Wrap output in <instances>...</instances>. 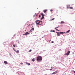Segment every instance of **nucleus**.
Segmentation results:
<instances>
[{
  "instance_id": "nucleus-37",
  "label": "nucleus",
  "mask_w": 75,
  "mask_h": 75,
  "mask_svg": "<svg viewBox=\"0 0 75 75\" xmlns=\"http://www.w3.org/2000/svg\"><path fill=\"white\" fill-rule=\"evenodd\" d=\"M32 27H33V26H32Z\"/></svg>"
},
{
  "instance_id": "nucleus-35",
  "label": "nucleus",
  "mask_w": 75,
  "mask_h": 75,
  "mask_svg": "<svg viewBox=\"0 0 75 75\" xmlns=\"http://www.w3.org/2000/svg\"><path fill=\"white\" fill-rule=\"evenodd\" d=\"M25 30V31H26V30Z\"/></svg>"
},
{
  "instance_id": "nucleus-28",
  "label": "nucleus",
  "mask_w": 75,
  "mask_h": 75,
  "mask_svg": "<svg viewBox=\"0 0 75 75\" xmlns=\"http://www.w3.org/2000/svg\"><path fill=\"white\" fill-rule=\"evenodd\" d=\"M31 50H30L29 51V52H31Z\"/></svg>"
},
{
  "instance_id": "nucleus-15",
  "label": "nucleus",
  "mask_w": 75,
  "mask_h": 75,
  "mask_svg": "<svg viewBox=\"0 0 75 75\" xmlns=\"http://www.w3.org/2000/svg\"><path fill=\"white\" fill-rule=\"evenodd\" d=\"M69 8H70V9H73V7H69Z\"/></svg>"
},
{
  "instance_id": "nucleus-13",
  "label": "nucleus",
  "mask_w": 75,
  "mask_h": 75,
  "mask_svg": "<svg viewBox=\"0 0 75 75\" xmlns=\"http://www.w3.org/2000/svg\"><path fill=\"white\" fill-rule=\"evenodd\" d=\"M64 22L63 21H62V22H61V24H64Z\"/></svg>"
},
{
  "instance_id": "nucleus-22",
  "label": "nucleus",
  "mask_w": 75,
  "mask_h": 75,
  "mask_svg": "<svg viewBox=\"0 0 75 75\" xmlns=\"http://www.w3.org/2000/svg\"><path fill=\"white\" fill-rule=\"evenodd\" d=\"M13 46L14 47H16V45H13Z\"/></svg>"
},
{
  "instance_id": "nucleus-34",
  "label": "nucleus",
  "mask_w": 75,
  "mask_h": 75,
  "mask_svg": "<svg viewBox=\"0 0 75 75\" xmlns=\"http://www.w3.org/2000/svg\"><path fill=\"white\" fill-rule=\"evenodd\" d=\"M42 38H44V37H42Z\"/></svg>"
},
{
  "instance_id": "nucleus-2",
  "label": "nucleus",
  "mask_w": 75,
  "mask_h": 75,
  "mask_svg": "<svg viewBox=\"0 0 75 75\" xmlns=\"http://www.w3.org/2000/svg\"><path fill=\"white\" fill-rule=\"evenodd\" d=\"M56 33H57V35H58V36H60V35L59 34H65V32L64 33L63 32H60L59 33L56 32Z\"/></svg>"
},
{
  "instance_id": "nucleus-4",
  "label": "nucleus",
  "mask_w": 75,
  "mask_h": 75,
  "mask_svg": "<svg viewBox=\"0 0 75 75\" xmlns=\"http://www.w3.org/2000/svg\"><path fill=\"white\" fill-rule=\"evenodd\" d=\"M69 53H70V51H69L67 52L66 53V55L68 56L69 54Z\"/></svg>"
},
{
  "instance_id": "nucleus-32",
  "label": "nucleus",
  "mask_w": 75,
  "mask_h": 75,
  "mask_svg": "<svg viewBox=\"0 0 75 75\" xmlns=\"http://www.w3.org/2000/svg\"><path fill=\"white\" fill-rule=\"evenodd\" d=\"M51 70H52V69H50V71H51Z\"/></svg>"
},
{
  "instance_id": "nucleus-5",
  "label": "nucleus",
  "mask_w": 75,
  "mask_h": 75,
  "mask_svg": "<svg viewBox=\"0 0 75 75\" xmlns=\"http://www.w3.org/2000/svg\"><path fill=\"white\" fill-rule=\"evenodd\" d=\"M42 21H40L39 25H42Z\"/></svg>"
},
{
  "instance_id": "nucleus-25",
  "label": "nucleus",
  "mask_w": 75,
  "mask_h": 75,
  "mask_svg": "<svg viewBox=\"0 0 75 75\" xmlns=\"http://www.w3.org/2000/svg\"><path fill=\"white\" fill-rule=\"evenodd\" d=\"M27 64L28 65H30V64L29 63H27Z\"/></svg>"
},
{
  "instance_id": "nucleus-8",
  "label": "nucleus",
  "mask_w": 75,
  "mask_h": 75,
  "mask_svg": "<svg viewBox=\"0 0 75 75\" xmlns=\"http://www.w3.org/2000/svg\"><path fill=\"white\" fill-rule=\"evenodd\" d=\"M35 58H33L32 59V61H33V62H34V61H35Z\"/></svg>"
},
{
  "instance_id": "nucleus-14",
  "label": "nucleus",
  "mask_w": 75,
  "mask_h": 75,
  "mask_svg": "<svg viewBox=\"0 0 75 75\" xmlns=\"http://www.w3.org/2000/svg\"><path fill=\"white\" fill-rule=\"evenodd\" d=\"M19 50H18L16 51V53H19Z\"/></svg>"
},
{
  "instance_id": "nucleus-26",
  "label": "nucleus",
  "mask_w": 75,
  "mask_h": 75,
  "mask_svg": "<svg viewBox=\"0 0 75 75\" xmlns=\"http://www.w3.org/2000/svg\"><path fill=\"white\" fill-rule=\"evenodd\" d=\"M56 31H59V30H58V29H56Z\"/></svg>"
},
{
  "instance_id": "nucleus-30",
  "label": "nucleus",
  "mask_w": 75,
  "mask_h": 75,
  "mask_svg": "<svg viewBox=\"0 0 75 75\" xmlns=\"http://www.w3.org/2000/svg\"><path fill=\"white\" fill-rule=\"evenodd\" d=\"M52 43H54V41H52L51 42Z\"/></svg>"
},
{
  "instance_id": "nucleus-38",
  "label": "nucleus",
  "mask_w": 75,
  "mask_h": 75,
  "mask_svg": "<svg viewBox=\"0 0 75 75\" xmlns=\"http://www.w3.org/2000/svg\"><path fill=\"white\" fill-rule=\"evenodd\" d=\"M51 68H52V67H51Z\"/></svg>"
},
{
  "instance_id": "nucleus-21",
  "label": "nucleus",
  "mask_w": 75,
  "mask_h": 75,
  "mask_svg": "<svg viewBox=\"0 0 75 75\" xmlns=\"http://www.w3.org/2000/svg\"><path fill=\"white\" fill-rule=\"evenodd\" d=\"M55 19V18H53V19H52L51 20V21H52V20H54Z\"/></svg>"
},
{
  "instance_id": "nucleus-19",
  "label": "nucleus",
  "mask_w": 75,
  "mask_h": 75,
  "mask_svg": "<svg viewBox=\"0 0 75 75\" xmlns=\"http://www.w3.org/2000/svg\"><path fill=\"white\" fill-rule=\"evenodd\" d=\"M69 31H70V30H69L68 31H67V33H69Z\"/></svg>"
},
{
  "instance_id": "nucleus-7",
  "label": "nucleus",
  "mask_w": 75,
  "mask_h": 75,
  "mask_svg": "<svg viewBox=\"0 0 75 75\" xmlns=\"http://www.w3.org/2000/svg\"><path fill=\"white\" fill-rule=\"evenodd\" d=\"M53 74H57V71H55V72L52 73Z\"/></svg>"
},
{
  "instance_id": "nucleus-3",
  "label": "nucleus",
  "mask_w": 75,
  "mask_h": 75,
  "mask_svg": "<svg viewBox=\"0 0 75 75\" xmlns=\"http://www.w3.org/2000/svg\"><path fill=\"white\" fill-rule=\"evenodd\" d=\"M40 21L36 20L35 21V23H36V25H39L40 24Z\"/></svg>"
},
{
  "instance_id": "nucleus-6",
  "label": "nucleus",
  "mask_w": 75,
  "mask_h": 75,
  "mask_svg": "<svg viewBox=\"0 0 75 75\" xmlns=\"http://www.w3.org/2000/svg\"><path fill=\"white\" fill-rule=\"evenodd\" d=\"M29 34H30L29 32H26L25 33V34H23V35H27Z\"/></svg>"
},
{
  "instance_id": "nucleus-16",
  "label": "nucleus",
  "mask_w": 75,
  "mask_h": 75,
  "mask_svg": "<svg viewBox=\"0 0 75 75\" xmlns=\"http://www.w3.org/2000/svg\"><path fill=\"white\" fill-rule=\"evenodd\" d=\"M44 16H42L41 19V20H42V19H44Z\"/></svg>"
},
{
  "instance_id": "nucleus-29",
  "label": "nucleus",
  "mask_w": 75,
  "mask_h": 75,
  "mask_svg": "<svg viewBox=\"0 0 75 75\" xmlns=\"http://www.w3.org/2000/svg\"><path fill=\"white\" fill-rule=\"evenodd\" d=\"M32 30L31 29L30 30V32H32Z\"/></svg>"
},
{
  "instance_id": "nucleus-12",
  "label": "nucleus",
  "mask_w": 75,
  "mask_h": 75,
  "mask_svg": "<svg viewBox=\"0 0 75 75\" xmlns=\"http://www.w3.org/2000/svg\"><path fill=\"white\" fill-rule=\"evenodd\" d=\"M41 14L42 16V17H44V16H45V15L44 14L42 13H41Z\"/></svg>"
},
{
  "instance_id": "nucleus-17",
  "label": "nucleus",
  "mask_w": 75,
  "mask_h": 75,
  "mask_svg": "<svg viewBox=\"0 0 75 75\" xmlns=\"http://www.w3.org/2000/svg\"><path fill=\"white\" fill-rule=\"evenodd\" d=\"M13 50L15 52H16V49H15L14 48H13Z\"/></svg>"
},
{
  "instance_id": "nucleus-33",
  "label": "nucleus",
  "mask_w": 75,
  "mask_h": 75,
  "mask_svg": "<svg viewBox=\"0 0 75 75\" xmlns=\"http://www.w3.org/2000/svg\"><path fill=\"white\" fill-rule=\"evenodd\" d=\"M28 25V26H29V25H30V24L29 25Z\"/></svg>"
},
{
  "instance_id": "nucleus-9",
  "label": "nucleus",
  "mask_w": 75,
  "mask_h": 75,
  "mask_svg": "<svg viewBox=\"0 0 75 75\" xmlns=\"http://www.w3.org/2000/svg\"><path fill=\"white\" fill-rule=\"evenodd\" d=\"M4 64H8V63H7V62L6 61H5L4 62Z\"/></svg>"
},
{
  "instance_id": "nucleus-36",
  "label": "nucleus",
  "mask_w": 75,
  "mask_h": 75,
  "mask_svg": "<svg viewBox=\"0 0 75 75\" xmlns=\"http://www.w3.org/2000/svg\"><path fill=\"white\" fill-rule=\"evenodd\" d=\"M31 25H33V24H31Z\"/></svg>"
},
{
  "instance_id": "nucleus-18",
  "label": "nucleus",
  "mask_w": 75,
  "mask_h": 75,
  "mask_svg": "<svg viewBox=\"0 0 75 75\" xmlns=\"http://www.w3.org/2000/svg\"><path fill=\"white\" fill-rule=\"evenodd\" d=\"M31 30H32V31H34V28H32V29H31Z\"/></svg>"
},
{
  "instance_id": "nucleus-10",
  "label": "nucleus",
  "mask_w": 75,
  "mask_h": 75,
  "mask_svg": "<svg viewBox=\"0 0 75 75\" xmlns=\"http://www.w3.org/2000/svg\"><path fill=\"white\" fill-rule=\"evenodd\" d=\"M70 6V5H67V8H69Z\"/></svg>"
},
{
  "instance_id": "nucleus-23",
  "label": "nucleus",
  "mask_w": 75,
  "mask_h": 75,
  "mask_svg": "<svg viewBox=\"0 0 75 75\" xmlns=\"http://www.w3.org/2000/svg\"><path fill=\"white\" fill-rule=\"evenodd\" d=\"M59 27H59H57L55 28V29H57V28H58Z\"/></svg>"
},
{
  "instance_id": "nucleus-24",
  "label": "nucleus",
  "mask_w": 75,
  "mask_h": 75,
  "mask_svg": "<svg viewBox=\"0 0 75 75\" xmlns=\"http://www.w3.org/2000/svg\"><path fill=\"white\" fill-rule=\"evenodd\" d=\"M51 32H55V30H51Z\"/></svg>"
},
{
  "instance_id": "nucleus-1",
  "label": "nucleus",
  "mask_w": 75,
  "mask_h": 75,
  "mask_svg": "<svg viewBox=\"0 0 75 75\" xmlns=\"http://www.w3.org/2000/svg\"><path fill=\"white\" fill-rule=\"evenodd\" d=\"M37 60L38 61H42V57L41 56H38L37 58Z\"/></svg>"
},
{
  "instance_id": "nucleus-31",
  "label": "nucleus",
  "mask_w": 75,
  "mask_h": 75,
  "mask_svg": "<svg viewBox=\"0 0 75 75\" xmlns=\"http://www.w3.org/2000/svg\"><path fill=\"white\" fill-rule=\"evenodd\" d=\"M39 17H41V16L40 15H39Z\"/></svg>"
},
{
  "instance_id": "nucleus-20",
  "label": "nucleus",
  "mask_w": 75,
  "mask_h": 75,
  "mask_svg": "<svg viewBox=\"0 0 75 75\" xmlns=\"http://www.w3.org/2000/svg\"><path fill=\"white\" fill-rule=\"evenodd\" d=\"M50 11H51V12L52 11H53V10H52V9H51L50 10Z\"/></svg>"
},
{
  "instance_id": "nucleus-11",
  "label": "nucleus",
  "mask_w": 75,
  "mask_h": 75,
  "mask_svg": "<svg viewBox=\"0 0 75 75\" xmlns=\"http://www.w3.org/2000/svg\"><path fill=\"white\" fill-rule=\"evenodd\" d=\"M43 12H44V13H45L46 11H47V10L46 9V10H44L43 11Z\"/></svg>"
},
{
  "instance_id": "nucleus-27",
  "label": "nucleus",
  "mask_w": 75,
  "mask_h": 75,
  "mask_svg": "<svg viewBox=\"0 0 75 75\" xmlns=\"http://www.w3.org/2000/svg\"><path fill=\"white\" fill-rule=\"evenodd\" d=\"M20 64H21V65H23V63H20Z\"/></svg>"
}]
</instances>
